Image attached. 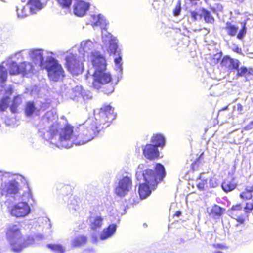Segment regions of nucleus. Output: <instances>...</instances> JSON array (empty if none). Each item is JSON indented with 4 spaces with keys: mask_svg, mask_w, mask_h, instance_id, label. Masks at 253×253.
Returning <instances> with one entry per match:
<instances>
[{
    "mask_svg": "<svg viewBox=\"0 0 253 253\" xmlns=\"http://www.w3.org/2000/svg\"><path fill=\"white\" fill-rule=\"evenodd\" d=\"M78 129L79 133L76 135L74 134L73 126L69 123H66L60 129L57 124H53L49 129L50 138L53 139L58 135L60 142L71 141L72 143L77 145L85 144L94 138H89L88 132H90V129L87 126L86 121L83 124H80Z\"/></svg>",
    "mask_w": 253,
    "mask_h": 253,
    "instance_id": "nucleus-1",
    "label": "nucleus"
},
{
    "mask_svg": "<svg viewBox=\"0 0 253 253\" xmlns=\"http://www.w3.org/2000/svg\"><path fill=\"white\" fill-rule=\"evenodd\" d=\"M91 56L92 64L95 69L92 87L97 90L102 88V91L106 94L111 93L114 90V86L111 75L105 72L107 66L105 58L97 52L92 53Z\"/></svg>",
    "mask_w": 253,
    "mask_h": 253,
    "instance_id": "nucleus-2",
    "label": "nucleus"
},
{
    "mask_svg": "<svg viewBox=\"0 0 253 253\" xmlns=\"http://www.w3.org/2000/svg\"><path fill=\"white\" fill-rule=\"evenodd\" d=\"M144 183L139 184L138 193L141 199H143L149 196L151 191L157 187L158 184L163 181L166 173L164 166L156 163L154 169H147L142 173Z\"/></svg>",
    "mask_w": 253,
    "mask_h": 253,
    "instance_id": "nucleus-3",
    "label": "nucleus"
},
{
    "mask_svg": "<svg viewBox=\"0 0 253 253\" xmlns=\"http://www.w3.org/2000/svg\"><path fill=\"white\" fill-rule=\"evenodd\" d=\"M115 118L114 108L109 104L103 105L99 109V117L90 118L86 120L87 126L90 129L88 136L94 138L102 130L108 127Z\"/></svg>",
    "mask_w": 253,
    "mask_h": 253,
    "instance_id": "nucleus-4",
    "label": "nucleus"
},
{
    "mask_svg": "<svg viewBox=\"0 0 253 253\" xmlns=\"http://www.w3.org/2000/svg\"><path fill=\"white\" fill-rule=\"evenodd\" d=\"M6 238L9 243L11 250L15 253H20L24 249L32 245L35 243L33 237H24L21 229L16 224H10L5 231Z\"/></svg>",
    "mask_w": 253,
    "mask_h": 253,
    "instance_id": "nucleus-5",
    "label": "nucleus"
},
{
    "mask_svg": "<svg viewBox=\"0 0 253 253\" xmlns=\"http://www.w3.org/2000/svg\"><path fill=\"white\" fill-rule=\"evenodd\" d=\"M46 69L49 79L53 81H58L65 76L61 65L53 58L49 60Z\"/></svg>",
    "mask_w": 253,
    "mask_h": 253,
    "instance_id": "nucleus-6",
    "label": "nucleus"
},
{
    "mask_svg": "<svg viewBox=\"0 0 253 253\" xmlns=\"http://www.w3.org/2000/svg\"><path fill=\"white\" fill-rule=\"evenodd\" d=\"M65 66L72 75H79L83 71V64L76 55L72 53L65 58Z\"/></svg>",
    "mask_w": 253,
    "mask_h": 253,
    "instance_id": "nucleus-7",
    "label": "nucleus"
},
{
    "mask_svg": "<svg viewBox=\"0 0 253 253\" xmlns=\"http://www.w3.org/2000/svg\"><path fill=\"white\" fill-rule=\"evenodd\" d=\"M30 212V208L27 203L21 202L13 205L10 210V214L17 218L25 217Z\"/></svg>",
    "mask_w": 253,
    "mask_h": 253,
    "instance_id": "nucleus-8",
    "label": "nucleus"
},
{
    "mask_svg": "<svg viewBox=\"0 0 253 253\" xmlns=\"http://www.w3.org/2000/svg\"><path fill=\"white\" fill-rule=\"evenodd\" d=\"M131 187V178L128 176H124L119 181L118 185L115 189V193L119 196H124Z\"/></svg>",
    "mask_w": 253,
    "mask_h": 253,
    "instance_id": "nucleus-9",
    "label": "nucleus"
},
{
    "mask_svg": "<svg viewBox=\"0 0 253 253\" xmlns=\"http://www.w3.org/2000/svg\"><path fill=\"white\" fill-rule=\"evenodd\" d=\"M0 189L2 195L9 196L17 194L20 188L18 182L15 180H12L7 182L2 183Z\"/></svg>",
    "mask_w": 253,
    "mask_h": 253,
    "instance_id": "nucleus-10",
    "label": "nucleus"
},
{
    "mask_svg": "<svg viewBox=\"0 0 253 253\" xmlns=\"http://www.w3.org/2000/svg\"><path fill=\"white\" fill-rule=\"evenodd\" d=\"M240 63L238 59L232 58L229 55H225L220 61V66L227 71H231L238 70Z\"/></svg>",
    "mask_w": 253,
    "mask_h": 253,
    "instance_id": "nucleus-11",
    "label": "nucleus"
},
{
    "mask_svg": "<svg viewBox=\"0 0 253 253\" xmlns=\"http://www.w3.org/2000/svg\"><path fill=\"white\" fill-rule=\"evenodd\" d=\"M144 157L149 160L158 159L160 157V152L158 148L152 144H147L143 149Z\"/></svg>",
    "mask_w": 253,
    "mask_h": 253,
    "instance_id": "nucleus-12",
    "label": "nucleus"
},
{
    "mask_svg": "<svg viewBox=\"0 0 253 253\" xmlns=\"http://www.w3.org/2000/svg\"><path fill=\"white\" fill-rule=\"evenodd\" d=\"M89 4L82 0L77 1L74 6V12L78 16H84L88 10Z\"/></svg>",
    "mask_w": 253,
    "mask_h": 253,
    "instance_id": "nucleus-13",
    "label": "nucleus"
},
{
    "mask_svg": "<svg viewBox=\"0 0 253 253\" xmlns=\"http://www.w3.org/2000/svg\"><path fill=\"white\" fill-rule=\"evenodd\" d=\"M88 219L89 220V226L92 230H96L102 227L103 218L101 216H90Z\"/></svg>",
    "mask_w": 253,
    "mask_h": 253,
    "instance_id": "nucleus-14",
    "label": "nucleus"
},
{
    "mask_svg": "<svg viewBox=\"0 0 253 253\" xmlns=\"http://www.w3.org/2000/svg\"><path fill=\"white\" fill-rule=\"evenodd\" d=\"M151 144L157 148H163L166 144V140L164 136L160 133L154 134L151 138Z\"/></svg>",
    "mask_w": 253,
    "mask_h": 253,
    "instance_id": "nucleus-15",
    "label": "nucleus"
},
{
    "mask_svg": "<svg viewBox=\"0 0 253 253\" xmlns=\"http://www.w3.org/2000/svg\"><path fill=\"white\" fill-rule=\"evenodd\" d=\"M117 225L115 224L109 225L107 228L104 229L100 234V238L101 240H105L111 236L116 232Z\"/></svg>",
    "mask_w": 253,
    "mask_h": 253,
    "instance_id": "nucleus-16",
    "label": "nucleus"
},
{
    "mask_svg": "<svg viewBox=\"0 0 253 253\" xmlns=\"http://www.w3.org/2000/svg\"><path fill=\"white\" fill-rule=\"evenodd\" d=\"M42 0H29L28 4L30 6L31 11L34 13L43 8L46 3L42 2Z\"/></svg>",
    "mask_w": 253,
    "mask_h": 253,
    "instance_id": "nucleus-17",
    "label": "nucleus"
},
{
    "mask_svg": "<svg viewBox=\"0 0 253 253\" xmlns=\"http://www.w3.org/2000/svg\"><path fill=\"white\" fill-rule=\"evenodd\" d=\"M237 186V184L234 179L230 180H225L221 184L223 190L226 193L233 190L236 188Z\"/></svg>",
    "mask_w": 253,
    "mask_h": 253,
    "instance_id": "nucleus-18",
    "label": "nucleus"
},
{
    "mask_svg": "<svg viewBox=\"0 0 253 253\" xmlns=\"http://www.w3.org/2000/svg\"><path fill=\"white\" fill-rule=\"evenodd\" d=\"M84 89L80 86H76L73 88L70 92V97L73 99H76L80 97H84Z\"/></svg>",
    "mask_w": 253,
    "mask_h": 253,
    "instance_id": "nucleus-19",
    "label": "nucleus"
},
{
    "mask_svg": "<svg viewBox=\"0 0 253 253\" xmlns=\"http://www.w3.org/2000/svg\"><path fill=\"white\" fill-rule=\"evenodd\" d=\"M236 76L239 77H246L249 76H253V68L252 67L247 68L246 66H242L240 68H238Z\"/></svg>",
    "mask_w": 253,
    "mask_h": 253,
    "instance_id": "nucleus-20",
    "label": "nucleus"
},
{
    "mask_svg": "<svg viewBox=\"0 0 253 253\" xmlns=\"http://www.w3.org/2000/svg\"><path fill=\"white\" fill-rule=\"evenodd\" d=\"M253 185L248 188L246 187L244 191L241 192L239 194L240 198L243 201H247L252 199L253 196Z\"/></svg>",
    "mask_w": 253,
    "mask_h": 253,
    "instance_id": "nucleus-21",
    "label": "nucleus"
},
{
    "mask_svg": "<svg viewBox=\"0 0 253 253\" xmlns=\"http://www.w3.org/2000/svg\"><path fill=\"white\" fill-rule=\"evenodd\" d=\"M20 74L23 75L27 74L28 73L33 71L34 67L31 63L26 61L22 62L19 64Z\"/></svg>",
    "mask_w": 253,
    "mask_h": 253,
    "instance_id": "nucleus-22",
    "label": "nucleus"
},
{
    "mask_svg": "<svg viewBox=\"0 0 253 253\" xmlns=\"http://www.w3.org/2000/svg\"><path fill=\"white\" fill-rule=\"evenodd\" d=\"M87 241V238L84 235H80L76 237L72 241V246L76 248L82 246L86 244Z\"/></svg>",
    "mask_w": 253,
    "mask_h": 253,
    "instance_id": "nucleus-23",
    "label": "nucleus"
},
{
    "mask_svg": "<svg viewBox=\"0 0 253 253\" xmlns=\"http://www.w3.org/2000/svg\"><path fill=\"white\" fill-rule=\"evenodd\" d=\"M225 211V209L217 205H214L210 211V215L213 217L221 216Z\"/></svg>",
    "mask_w": 253,
    "mask_h": 253,
    "instance_id": "nucleus-24",
    "label": "nucleus"
},
{
    "mask_svg": "<svg viewBox=\"0 0 253 253\" xmlns=\"http://www.w3.org/2000/svg\"><path fill=\"white\" fill-rule=\"evenodd\" d=\"M225 29L226 30L229 36L233 37L237 34V31L238 30V26L232 24L230 22H227L226 23Z\"/></svg>",
    "mask_w": 253,
    "mask_h": 253,
    "instance_id": "nucleus-25",
    "label": "nucleus"
},
{
    "mask_svg": "<svg viewBox=\"0 0 253 253\" xmlns=\"http://www.w3.org/2000/svg\"><path fill=\"white\" fill-rule=\"evenodd\" d=\"M16 12L19 18L25 17L28 14L27 6L21 3H19L16 6Z\"/></svg>",
    "mask_w": 253,
    "mask_h": 253,
    "instance_id": "nucleus-26",
    "label": "nucleus"
},
{
    "mask_svg": "<svg viewBox=\"0 0 253 253\" xmlns=\"http://www.w3.org/2000/svg\"><path fill=\"white\" fill-rule=\"evenodd\" d=\"M202 17L204 18V19L206 23H213L214 22V18L211 15V12L204 8L202 9V14L200 15V18Z\"/></svg>",
    "mask_w": 253,
    "mask_h": 253,
    "instance_id": "nucleus-27",
    "label": "nucleus"
},
{
    "mask_svg": "<svg viewBox=\"0 0 253 253\" xmlns=\"http://www.w3.org/2000/svg\"><path fill=\"white\" fill-rule=\"evenodd\" d=\"M109 45L108 48V51L110 54H115L117 52L118 45L115 42V39L110 36V39L108 40Z\"/></svg>",
    "mask_w": 253,
    "mask_h": 253,
    "instance_id": "nucleus-28",
    "label": "nucleus"
},
{
    "mask_svg": "<svg viewBox=\"0 0 253 253\" xmlns=\"http://www.w3.org/2000/svg\"><path fill=\"white\" fill-rule=\"evenodd\" d=\"M242 209V204L241 203H237L234 205L228 211L230 216L232 218H235L237 216L238 212L241 211Z\"/></svg>",
    "mask_w": 253,
    "mask_h": 253,
    "instance_id": "nucleus-29",
    "label": "nucleus"
},
{
    "mask_svg": "<svg viewBox=\"0 0 253 253\" xmlns=\"http://www.w3.org/2000/svg\"><path fill=\"white\" fill-rule=\"evenodd\" d=\"M9 72L10 75H17L20 74L19 64L15 62L10 63L9 66Z\"/></svg>",
    "mask_w": 253,
    "mask_h": 253,
    "instance_id": "nucleus-30",
    "label": "nucleus"
},
{
    "mask_svg": "<svg viewBox=\"0 0 253 253\" xmlns=\"http://www.w3.org/2000/svg\"><path fill=\"white\" fill-rule=\"evenodd\" d=\"M47 247L56 253H64L65 251L64 247L60 244H49L47 245Z\"/></svg>",
    "mask_w": 253,
    "mask_h": 253,
    "instance_id": "nucleus-31",
    "label": "nucleus"
},
{
    "mask_svg": "<svg viewBox=\"0 0 253 253\" xmlns=\"http://www.w3.org/2000/svg\"><path fill=\"white\" fill-rule=\"evenodd\" d=\"M36 108L33 102H28L27 103L25 109V113L27 116H30L35 112Z\"/></svg>",
    "mask_w": 253,
    "mask_h": 253,
    "instance_id": "nucleus-32",
    "label": "nucleus"
},
{
    "mask_svg": "<svg viewBox=\"0 0 253 253\" xmlns=\"http://www.w3.org/2000/svg\"><path fill=\"white\" fill-rule=\"evenodd\" d=\"M31 55L33 58L39 60L41 63H42L43 61L42 54L39 50L35 49L33 50L31 52Z\"/></svg>",
    "mask_w": 253,
    "mask_h": 253,
    "instance_id": "nucleus-33",
    "label": "nucleus"
},
{
    "mask_svg": "<svg viewBox=\"0 0 253 253\" xmlns=\"http://www.w3.org/2000/svg\"><path fill=\"white\" fill-rule=\"evenodd\" d=\"M56 1L63 9H70L72 3V0H56Z\"/></svg>",
    "mask_w": 253,
    "mask_h": 253,
    "instance_id": "nucleus-34",
    "label": "nucleus"
},
{
    "mask_svg": "<svg viewBox=\"0 0 253 253\" xmlns=\"http://www.w3.org/2000/svg\"><path fill=\"white\" fill-rule=\"evenodd\" d=\"M7 78V70L4 67L1 65L0 66V82H5Z\"/></svg>",
    "mask_w": 253,
    "mask_h": 253,
    "instance_id": "nucleus-35",
    "label": "nucleus"
},
{
    "mask_svg": "<svg viewBox=\"0 0 253 253\" xmlns=\"http://www.w3.org/2000/svg\"><path fill=\"white\" fill-rule=\"evenodd\" d=\"M247 33L246 23L244 22L243 23L241 28L240 29L239 32L237 34V38L239 40L242 39L245 36Z\"/></svg>",
    "mask_w": 253,
    "mask_h": 253,
    "instance_id": "nucleus-36",
    "label": "nucleus"
},
{
    "mask_svg": "<svg viewBox=\"0 0 253 253\" xmlns=\"http://www.w3.org/2000/svg\"><path fill=\"white\" fill-rule=\"evenodd\" d=\"M20 103V100L18 101V98L17 97L14 98L10 106V110L12 113H15L17 112V108Z\"/></svg>",
    "mask_w": 253,
    "mask_h": 253,
    "instance_id": "nucleus-37",
    "label": "nucleus"
},
{
    "mask_svg": "<svg viewBox=\"0 0 253 253\" xmlns=\"http://www.w3.org/2000/svg\"><path fill=\"white\" fill-rule=\"evenodd\" d=\"M221 58V55L217 54H214L210 59V63L212 66H214L219 63Z\"/></svg>",
    "mask_w": 253,
    "mask_h": 253,
    "instance_id": "nucleus-38",
    "label": "nucleus"
},
{
    "mask_svg": "<svg viewBox=\"0 0 253 253\" xmlns=\"http://www.w3.org/2000/svg\"><path fill=\"white\" fill-rule=\"evenodd\" d=\"M181 10V2L180 1H178L173 11V14L174 16H178L180 14Z\"/></svg>",
    "mask_w": 253,
    "mask_h": 253,
    "instance_id": "nucleus-39",
    "label": "nucleus"
},
{
    "mask_svg": "<svg viewBox=\"0 0 253 253\" xmlns=\"http://www.w3.org/2000/svg\"><path fill=\"white\" fill-rule=\"evenodd\" d=\"M8 107L7 101L6 98H3L0 102V110L1 111H5Z\"/></svg>",
    "mask_w": 253,
    "mask_h": 253,
    "instance_id": "nucleus-40",
    "label": "nucleus"
},
{
    "mask_svg": "<svg viewBox=\"0 0 253 253\" xmlns=\"http://www.w3.org/2000/svg\"><path fill=\"white\" fill-rule=\"evenodd\" d=\"M244 209L245 212H250L253 210V202H246Z\"/></svg>",
    "mask_w": 253,
    "mask_h": 253,
    "instance_id": "nucleus-41",
    "label": "nucleus"
},
{
    "mask_svg": "<svg viewBox=\"0 0 253 253\" xmlns=\"http://www.w3.org/2000/svg\"><path fill=\"white\" fill-rule=\"evenodd\" d=\"M207 184V179H203L201 180L197 184V186L199 190H203L205 189V187Z\"/></svg>",
    "mask_w": 253,
    "mask_h": 253,
    "instance_id": "nucleus-42",
    "label": "nucleus"
},
{
    "mask_svg": "<svg viewBox=\"0 0 253 253\" xmlns=\"http://www.w3.org/2000/svg\"><path fill=\"white\" fill-rule=\"evenodd\" d=\"M200 160L199 159H197L194 162H193L191 164V169L193 171L197 170L199 167L200 166Z\"/></svg>",
    "mask_w": 253,
    "mask_h": 253,
    "instance_id": "nucleus-43",
    "label": "nucleus"
},
{
    "mask_svg": "<svg viewBox=\"0 0 253 253\" xmlns=\"http://www.w3.org/2000/svg\"><path fill=\"white\" fill-rule=\"evenodd\" d=\"M234 218L238 222V223L236 225V226H238L241 224H243L245 223V218L243 215H240L238 216H235Z\"/></svg>",
    "mask_w": 253,
    "mask_h": 253,
    "instance_id": "nucleus-44",
    "label": "nucleus"
},
{
    "mask_svg": "<svg viewBox=\"0 0 253 253\" xmlns=\"http://www.w3.org/2000/svg\"><path fill=\"white\" fill-rule=\"evenodd\" d=\"M190 13L191 17L194 21L197 20L198 17H200V15H201L199 14L198 12L195 11H191Z\"/></svg>",
    "mask_w": 253,
    "mask_h": 253,
    "instance_id": "nucleus-45",
    "label": "nucleus"
},
{
    "mask_svg": "<svg viewBox=\"0 0 253 253\" xmlns=\"http://www.w3.org/2000/svg\"><path fill=\"white\" fill-rule=\"evenodd\" d=\"M253 128V120L249 122L247 125H246L243 129L245 130H249Z\"/></svg>",
    "mask_w": 253,
    "mask_h": 253,
    "instance_id": "nucleus-46",
    "label": "nucleus"
},
{
    "mask_svg": "<svg viewBox=\"0 0 253 253\" xmlns=\"http://www.w3.org/2000/svg\"><path fill=\"white\" fill-rule=\"evenodd\" d=\"M212 246L215 249H219L221 250L227 248V247L225 245L220 244H214L212 245Z\"/></svg>",
    "mask_w": 253,
    "mask_h": 253,
    "instance_id": "nucleus-47",
    "label": "nucleus"
},
{
    "mask_svg": "<svg viewBox=\"0 0 253 253\" xmlns=\"http://www.w3.org/2000/svg\"><path fill=\"white\" fill-rule=\"evenodd\" d=\"M232 50L237 53L242 54V50L239 47L237 46L234 48H233Z\"/></svg>",
    "mask_w": 253,
    "mask_h": 253,
    "instance_id": "nucleus-48",
    "label": "nucleus"
},
{
    "mask_svg": "<svg viewBox=\"0 0 253 253\" xmlns=\"http://www.w3.org/2000/svg\"><path fill=\"white\" fill-rule=\"evenodd\" d=\"M122 61V58L121 56H119L117 58H116L114 60L115 63L116 64L118 65Z\"/></svg>",
    "mask_w": 253,
    "mask_h": 253,
    "instance_id": "nucleus-49",
    "label": "nucleus"
},
{
    "mask_svg": "<svg viewBox=\"0 0 253 253\" xmlns=\"http://www.w3.org/2000/svg\"><path fill=\"white\" fill-rule=\"evenodd\" d=\"M100 18L99 17V15H98V19L97 20V21H96L95 22L93 23V24H92V26L93 27H95V26H98L100 25Z\"/></svg>",
    "mask_w": 253,
    "mask_h": 253,
    "instance_id": "nucleus-50",
    "label": "nucleus"
},
{
    "mask_svg": "<svg viewBox=\"0 0 253 253\" xmlns=\"http://www.w3.org/2000/svg\"><path fill=\"white\" fill-rule=\"evenodd\" d=\"M181 215V212L179 211H177L174 214V216H180Z\"/></svg>",
    "mask_w": 253,
    "mask_h": 253,
    "instance_id": "nucleus-51",
    "label": "nucleus"
},
{
    "mask_svg": "<svg viewBox=\"0 0 253 253\" xmlns=\"http://www.w3.org/2000/svg\"><path fill=\"white\" fill-rule=\"evenodd\" d=\"M228 106H229V105H227V106H225L224 107L222 108L221 109H220L219 110V112L227 110L228 108Z\"/></svg>",
    "mask_w": 253,
    "mask_h": 253,
    "instance_id": "nucleus-52",
    "label": "nucleus"
},
{
    "mask_svg": "<svg viewBox=\"0 0 253 253\" xmlns=\"http://www.w3.org/2000/svg\"><path fill=\"white\" fill-rule=\"evenodd\" d=\"M213 253H223V252L220 251H218L214 252Z\"/></svg>",
    "mask_w": 253,
    "mask_h": 253,
    "instance_id": "nucleus-53",
    "label": "nucleus"
},
{
    "mask_svg": "<svg viewBox=\"0 0 253 253\" xmlns=\"http://www.w3.org/2000/svg\"><path fill=\"white\" fill-rule=\"evenodd\" d=\"M136 175H137V177H138L139 176H140V172H136Z\"/></svg>",
    "mask_w": 253,
    "mask_h": 253,
    "instance_id": "nucleus-54",
    "label": "nucleus"
},
{
    "mask_svg": "<svg viewBox=\"0 0 253 253\" xmlns=\"http://www.w3.org/2000/svg\"><path fill=\"white\" fill-rule=\"evenodd\" d=\"M190 2H193L195 1H199L200 0H189Z\"/></svg>",
    "mask_w": 253,
    "mask_h": 253,
    "instance_id": "nucleus-55",
    "label": "nucleus"
},
{
    "mask_svg": "<svg viewBox=\"0 0 253 253\" xmlns=\"http://www.w3.org/2000/svg\"><path fill=\"white\" fill-rule=\"evenodd\" d=\"M238 107H239V108H242V105L240 104H238Z\"/></svg>",
    "mask_w": 253,
    "mask_h": 253,
    "instance_id": "nucleus-56",
    "label": "nucleus"
}]
</instances>
